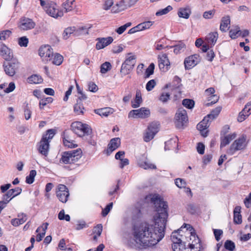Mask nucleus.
I'll use <instances>...</instances> for the list:
<instances>
[{
  "label": "nucleus",
  "mask_w": 251,
  "mask_h": 251,
  "mask_svg": "<svg viewBox=\"0 0 251 251\" xmlns=\"http://www.w3.org/2000/svg\"><path fill=\"white\" fill-rule=\"evenodd\" d=\"M151 201L157 213L156 217L154 218V224L142 223L134 227L132 233L133 237L128 241V245L132 248L146 249L152 247L164 237V229L168 216L167 203L158 195H153Z\"/></svg>",
  "instance_id": "f257e3e1"
},
{
  "label": "nucleus",
  "mask_w": 251,
  "mask_h": 251,
  "mask_svg": "<svg viewBox=\"0 0 251 251\" xmlns=\"http://www.w3.org/2000/svg\"><path fill=\"white\" fill-rule=\"evenodd\" d=\"M82 153L80 149L64 151L62 154L60 162L65 164H75L81 158Z\"/></svg>",
  "instance_id": "f03ea898"
},
{
  "label": "nucleus",
  "mask_w": 251,
  "mask_h": 251,
  "mask_svg": "<svg viewBox=\"0 0 251 251\" xmlns=\"http://www.w3.org/2000/svg\"><path fill=\"white\" fill-rule=\"evenodd\" d=\"M247 136L245 134H242L240 137L234 141L229 149L226 151V153L228 155H232L237 151L245 150L247 148Z\"/></svg>",
  "instance_id": "7ed1b4c3"
},
{
  "label": "nucleus",
  "mask_w": 251,
  "mask_h": 251,
  "mask_svg": "<svg viewBox=\"0 0 251 251\" xmlns=\"http://www.w3.org/2000/svg\"><path fill=\"white\" fill-rule=\"evenodd\" d=\"M71 130L79 137L89 135L92 133V129L87 124H83L81 122H73L71 126Z\"/></svg>",
  "instance_id": "20e7f679"
},
{
  "label": "nucleus",
  "mask_w": 251,
  "mask_h": 251,
  "mask_svg": "<svg viewBox=\"0 0 251 251\" xmlns=\"http://www.w3.org/2000/svg\"><path fill=\"white\" fill-rule=\"evenodd\" d=\"M182 231L181 229H178L177 231H174L171 235V239L173 243L172 245V249L174 251H186L185 245L182 242V235L180 234V232Z\"/></svg>",
  "instance_id": "39448f33"
},
{
  "label": "nucleus",
  "mask_w": 251,
  "mask_h": 251,
  "mask_svg": "<svg viewBox=\"0 0 251 251\" xmlns=\"http://www.w3.org/2000/svg\"><path fill=\"white\" fill-rule=\"evenodd\" d=\"M188 121V116L186 111L183 108H179L175 116V123L177 128H183L186 126Z\"/></svg>",
  "instance_id": "423d86ee"
},
{
  "label": "nucleus",
  "mask_w": 251,
  "mask_h": 251,
  "mask_svg": "<svg viewBox=\"0 0 251 251\" xmlns=\"http://www.w3.org/2000/svg\"><path fill=\"white\" fill-rule=\"evenodd\" d=\"M19 67L20 63L16 59H11L9 62H5L3 64V67L5 74L10 76H13L15 75Z\"/></svg>",
  "instance_id": "0eeeda50"
},
{
  "label": "nucleus",
  "mask_w": 251,
  "mask_h": 251,
  "mask_svg": "<svg viewBox=\"0 0 251 251\" xmlns=\"http://www.w3.org/2000/svg\"><path fill=\"white\" fill-rule=\"evenodd\" d=\"M137 1L138 0H121L112 7L111 12L114 13H119L134 5Z\"/></svg>",
  "instance_id": "6e6552de"
},
{
  "label": "nucleus",
  "mask_w": 251,
  "mask_h": 251,
  "mask_svg": "<svg viewBox=\"0 0 251 251\" xmlns=\"http://www.w3.org/2000/svg\"><path fill=\"white\" fill-rule=\"evenodd\" d=\"M135 63V56L132 55L127 57L122 65L120 70L121 73L124 75L128 74L130 71L133 69Z\"/></svg>",
  "instance_id": "1a4fd4ad"
},
{
  "label": "nucleus",
  "mask_w": 251,
  "mask_h": 251,
  "mask_svg": "<svg viewBox=\"0 0 251 251\" xmlns=\"http://www.w3.org/2000/svg\"><path fill=\"white\" fill-rule=\"evenodd\" d=\"M159 125L157 123H151L149 126L144 134V140L148 142L152 140L159 130Z\"/></svg>",
  "instance_id": "9d476101"
},
{
  "label": "nucleus",
  "mask_w": 251,
  "mask_h": 251,
  "mask_svg": "<svg viewBox=\"0 0 251 251\" xmlns=\"http://www.w3.org/2000/svg\"><path fill=\"white\" fill-rule=\"evenodd\" d=\"M150 114V110L149 108L141 107L130 111L128 113V118L145 119L149 117Z\"/></svg>",
  "instance_id": "9b49d317"
},
{
  "label": "nucleus",
  "mask_w": 251,
  "mask_h": 251,
  "mask_svg": "<svg viewBox=\"0 0 251 251\" xmlns=\"http://www.w3.org/2000/svg\"><path fill=\"white\" fill-rule=\"evenodd\" d=\"M56 196L59 200L63 203H66L70 194L67 187L63 184H59L56 192Z\"/></svg>",
  "instance_id": "f8f14e48"
},
{
  "label": "nucleus",
  "mask_w": 251,
  "mask_h": 251,
  "mask_svg": "<svg viewBox=\"0 0 251 251\" xmlns=\"http://www.w3.org/2000/svg\"><path fill=\"white\" fill-rule=\"evenodd\" d=\"M46 138V136H42L38 147L39 153L46 157L48 155L50 147V143Z\"/></svg>",
  "instance_id": "ddd939ff"
},
{
  "label": "nucleus",
  "mask_w": 251,
  "mask_h": 251,
  "mask_svg": "<svg viewBox=\"0 0 251 251\" xmlns=\"http://www.w3.org/2000/svg\"><path fill=\"white\" fill-rule=\"evenodd\" d=\"M158 59L159 69L163 72L168 71L170 67V62L167 54L163 53L159 55Z\"/></svg>",
  "instance_id": "4468645a"
},
{
  "label": "nucleus",
  "mask_w": 251,
  "mask_h": 251,
  "mask_svg": "<svg viewBox=\"0 0 251 251\" xmlns=\"http://www.w3.org/2000/svg\"><path fill=\"white\" fill-rule=\"evenodd\" d=\"M211 122V121L206 116L197 125V128L200 130L202 136L206 137L207 136L208 131L206 129L209 126Z\"/></svg>",
  "instance_id": "2eb2a0df"
},
{
  "label": "nucleus",
  "mask_w": 251,
  "mask_h": 251,
  "mask_svg": "<svg viewBox=\"0 0 251 251\" xmlns=\"http://www.w3.org/2000/svg\"><path fill=\"white\" fill-rule=\"evenodd\" d=\"M39 54L41 57H45L47 61L50 60L53 56L52 49L49 45L40 48Z\"/></svg>",
  "instance_id": "dca6fc26"
},
{
  "label": "nucleus",
  "mask_w": 251,
  "mask_h": 251,
  "mask_svg": "<svg viewBox=\"0 0 251 251\" xmlns=\"http://www.w3.org/2000/svg\"><path fill=\"white\" fill-rule=\"evenodd\" d=\"M199 61V55L195 54L186 57L184 61L185 69L189 70L196 66Z\"/></svg>",
  "instance_id": "f3484780"
},
{
  "label": "nucleus",
  "mask_w": 251,
  "mask_h": 251,
  "mask_svg": "<svg viewBox=\"0 0 251 251\" xmlns=\"http://www.w3.org/2000/svg\"><path fill=\"white\" fill-rule=\"evenodd\" d=\"M0 55L6 61L11 60L13 57L12 50L3 43H0Z\"/></svg>",
  "instance_id": "a211bd4d"
},
{
  "label": "nucleus",
  "mask_w": 251,
  "mask_h": 251,
  "mask_svg": "<svg viewBox=\"0 0 251 251\" xmlns=\"http://www.w3.org/2000/svg\"><path fill=\"white\" fill-rule=\"evenodd\" d=\"M57 5L53 2L48 6V8H46V11L50 16L57 18L59 17H61L63 15V12L59 11L57 8Z\"/></svg>",
  "instance_id": "6ab92c4d"
},
{
  "label": "nucleus",
  "mask_w": 251,
  "mask_h": 251,
  "mask_svg": "<svg viewBox=\"0 0 251 251\" xmlns=\"http://www.w3.org/2000/svg\"><path fill=\"white\" fill-rule=\"evenodd\" d=\"M86 30V34L88 33V30L86 28L82 27L79 28L78 30L75 31V27H69L65 29L63 34V38L65 40L67 39L72 34H74L75 35H78L82 33V30Z\"/></svg>",
  "instance_id": "aec40b11"
},
{
  "label": "nucleus",
  "mask_w": 251,
  "mask_h": 251,
  "mask_svg": "<svg viewBox=\"0 0 251 251\" xmlns=\"http://www.w3.org/2000/svg\"><path fill=\"white\" fill-rule=\"evenodd\" d=\"M96 41H97V43L96 45V48L99 50L111 44L113 41V39L112 37L109 36L106 38H98Z\"/></svg>",
  "instance_id": "412c9836"
},
{
  "label": "nucleus",
  "mask_w": 251,
  "mask_h": 251,
  "mask_svg": "<svg viewBox=\"0 0 251 251\" xmlns=\"http://www.w3.org/2000/svg\"><path fill=\"white\" fill-rule=\"evenodd\" d=\"M35 25V24L31 19L23 18L21 20L19 27L22 30H27L34 28Z\"/></svg>",
  "instance_id": "4be33fe9"
},
{
  "label": "nucleus",
  "mask_w": 251,
  "mask_h": 251,
  "mask_svg": "<svg viewBox=\"0 0 251 251\" xmlns=\"http://www.w3.org/2000/svg\"><path fill=\"white\" fill-rule=\"evenodd\" d=\"M236 134L233 133L226 135H221L220 137V148H224L228 145L231 141L236 137Z\"/></svg>",
  "instance_id": "5701e85b"
},
{
  "label": "nucleus",
  "mask_w": 251,
  "mask_h": 251,
  "mask_svg": "<svg viewBox=\"0 0 251 251\" xmlns=\"http://www.w3.org/2000/svg\"><path fill=\"white\" fill-rule=\"evenodd\" d=\"M22 191L21 188L17 187L14 189H11L7 191V192L3 195V196L9 201L14 197L20 195Z\"/></svg>",
  "instance_id": "b1692460"
},
{
  "label": "nucleus",
  "mask_w": 251,
  "mask_h": 251,
  "mask_svg": "<svg viewBox=\"0 0 251 251\" xmlns=\"http://www.w3.org/2000/svg\"><path fill=\"white\" fill-rule=\"evenodd\" d=\"M121 144V140L119 138H114L112 139L108 144L107 149V153L110 154L116 149L118 148Z\"/></svg>",
  "instance_id": "393cba45"
},
{
  "label": "nucleus",
  "mask_w": 251,
  "mask_h": 251,
  "mask_svg": "<svg viewBox=\"0 0 251 251\" xmlns=\"http://www.w3.org/2000/svg\"><path fill=\"white\" fill-rule=\"evenodd\" d=\"M230 19L229 16H226L222 17L220 25V29L221 31L225 32L227 31L230 26Z\"/></svg>",
  "instance_id": "a878e982"
},
{
  "label": "nucleus",
  "mask_w": 251,
  "mask_h": 251,
  "mask_svg": "<svg viewBox=\"0 0 251 251\" xmlns=\"http://www.w3.org/2000/svg\"><path fill=\"white\" fill-rule=\"evenodd\" d=\"M191 14V10L189 6L180 7L177 11V15L179 18L188 19Z\"/></svg>",
  "instance_id": "bb28decb"
},
{
  "label": "nucleus",
  "mask_w": 251,
  "mask_h": 251,
  "mask_svg": "<svg viewBox=\"0 0 251 251\" xmlns=\"http://www.w3.org/2000/svg\"><path fill=\"white\" fill-rule=\"evenodd\" d=\"M241 207L237 206L234 208L233 211V222L235 224H241L242 223V216L240 214Z\"/></svg>",
  "instance_id": "cd10ccee"
},
{
  "label": "nucleus",
  "mask_w": 251,
  "mask_h": 251,
  "mask_svg": "<svg viewBox=\"0 0 251 251\" xmlns=\"http://www.w3.org/2000/svg\"><path fill=\"white\" fill-rule=\"evenodd\" d=\"M95 112L101 117H107L113 113V109L110 107H105L95 110Z\"/></svg>",
  "instance_id": "c85d7f7f"
},
{
  "label": "nucleus",
  "mask_w": 251,
  "mask_h": 251,
  "mask_svg": "<svg viewBox=\"0 0 251 251\" xmlns=\"http://www.w3.org/2000/svg\"><path fill=\"white\" fill-rule=\"evenodd\" d=\"M248 106H251V101L248 102L245 106L244 109L241 111L237 118V120L239 122L244 121L247 117L250 115V113H246V109Z\"/></svg>",
  "instance_id": "c756f323"
},
{
  "label": "nucleus",
  "mask_w": 251,
  "mask_h": 251,
  "mask_svg": "<svg viewBox=\"0 0 251 251\" xmlns=\"http://www.w3.org/2000/svg\"><path fill=\"white\" fill-rule=\"evenodd\" d=\"M74 112L78 115L83 114L84 113V110H85L84 107L80 99H77L76 103L75 104L74 107Z\"/></svg>",
  "instance_id": "7c9ffc66"
},
{
  "label": "nucleus",
  "mask_w": 251,
  "mask_h": 251,
  "mask_svg": "<svg viewBox=\"0 0 251 251\" xmlns=\"http://www.w3.org/2000/svg\"><path fill=\"white\" fill-rule=\"evenodd\" d=\"M218 38V33L217 31L210 33L206 37V40L207 43L212 46H214Z\"/></svg>",
  "instance_id": "2f4dec72"
},
{
  "label": "nucleus",
  "mask_w": 251,
  "mask_h": 251,
  "mask_svg": "<svg viewBox=\"0 0 251 251\" xmlns=\"http://www.w3.org/2000/svg\"><path fill=\"white\" fill-rule=\"evenodd\" d=\"M142 102V99L141 91L137 90L136 92L135 98L134 101L132 102L131 106L133 108H138Z\"/></svg>",
  "instance_id": "473e14b6"
},
{
  "label": "nucleus",
  "mask_w": 251,
  "mask_h": 251,
  "mask_svg": "<svg viewBox=\"0 0 251 251\" xmlns=\"http://www.w3.org/2000/svg\"><path fill=\"white\" fill-rule=\"evenodd\" d=\"M240 32V27L236 25L233 26L232 28L229 30V35L231 39H236L239 36V33Z\"/></svg>",
  "instance_id": "72a5a7b5"
},
{
  "label": "nucleus",
  "mask_w": 251,
  "mask_h": 251,
  "mask_svg": "<svg viewBox=\"0 0 251 251\" xmlns=\"http://www.w3.org/2000/svg\"><path fill=\"white\" fill-rule=\"evenodd\" d=\"M27 81L30 83L38 84L43 81L42 78L39 75H33L27 78Z\"/></svg>",
  "instance_id": "f704fd0d"
},
{
  "label": "nucleus",
  "mask_w": 251,
  "mask_h": 251,
  "mask_svg": "<svg viewBox=\"0 0 251 251\" xmlns=\"http://www.w3.org/2000/svg\"><path fill=\"white\" fill-rule=\"evenodd\" d=\"M222 110L221 106H218L214 109L212 110L210 113L206 116L211 120L212 121L215 119L219 114Z\"/></svg>",
  "instance_id": "c9c22d12"
},
{
  "label": "nucleus",
  "mask_w": 251,
  "mask_h": 251,
  "mask_svg": "<svg viewBox=\"0 0 251 251\" xmlns=\"http://www.w3.org/2000/svg\"><path fill=\"white\" fill-rule=\"evenodd\" d=\"M174 52L175 53L178 54L184 51L186 48V46L183 43L180 42L174 46Z\"/></svg>",
  "instance_id": "e433bc0d"
},
{
  "label": "nucleus",
  "mask_w": 251,
  "mask_h": 251,
  "mask_svg": "<svg viewBox=\"0 0 251 251\" xmlns=\"http://www.w3.org/2000/svg\"><path fill=\"white\" fill-rule=\"evenodd\" d=\"M75 1V0H67L63 3V7L65 9L66 12L71 11L73 10V4Z\"/></svg>",
  "instance_id": "4c0bfd02"
},
{
  "label": "nucleus",
  "mask_w": 251,
  "mask_h": 251,
  "mask_svg": "<svg viewBox=\"0 0 251 251\" xmlns=\"http://www.w3.org/2000/svg\"><path fill=\"white\" fill-rule=\"evenodd\" d=\"M36 175V171L32 170L30 171L29 175L26 177L25 182L26 183L30 184L34 181V177Z\"/></svg>",
  "instance_id": "58836bf2"
},
{
  "label": "nucleus",
  "mask_w": 251,
  "mask_h": 251,
  "mask_svg": "<svg viewBox=\"0 0 251 251\" xmlns=\"http://www.w3.org/2000/svg\"><path fill=\"white\" fill-rule=\"evenodd\" d=\"M52 63L56 65H60L63 62V57L59 53L53 54Z\"/></svg>",
  "instance_id": "ea45409f"
},
{
  "label": "nucleus",
  "mask_w": 251,
  "mask_h": 251,
  "mask_svg": "<svg viewBox=\"0 0 251 251\" xmlns=\"http://www.w3.org/2000/svg\"><path fill=\"white\" fill-rule=\"evenodd\" d=\"M53 101V99L51 97H48L43 99L39 102V107L40 109H43L44 107L48 103H51Z\"/></svg>",
  "instance_id": "a19ab883"
},
{
  "label": "nucleus",
  "mask_w": 251,
  "mask_h": 251,
  "mask_svg": "<svg viewBox=\"0 0 251 251\" xmlns=\"http://www.w3.org/2000/svg\"><path fill=\"white\" fill-rule=\"evenodd\" d=\"M140 164V167L144 169H155L156 166L154 164H151L147 160L144 163L141 162Z\"/></svg>",
  "instance_id": "79ce46f5"
},
{
  "label": "nucleus",
  "mask_w": 251,
  "mask_h": 251,
  "mask_svg": "<svg viewBox=\"0 0 251 251\" xmlns=\"http://www.w3.org/2000/svg\"><path fill=\"white\" fill-rule=\"evenodd\" d=\"M182 104L187 108L192 109L194 106L195 102L193 100L185 99L183 100Z\"/></svg>",
  "instance_id": "37998d69"
},
{
  "label": "nucleus",
  "mask_w": 251,
  "mask_h": 251,
  "mask_svg": "<svg viewBox=\"0 0 251 251\" xmlns=\"http://www.w3.org/2000/svg\"><path fill=\"white\" fill-rule=\"evenodd\" d=\"M12 32L10 30H4L0 32V40H5L11 35Z\"/></svg>",
  "instance_id": "c03bdc74"
},
{
  "label": "nucleus",
  "mask_w": 251,
  "mask_h": 251,
  "mask_svg": "<svg viewBox=\"0 0 251 251\" xmlns=\"http://www.w3.org/2000/svg\"><path fill=\"white\" fill-rule=\"evenodd\" d=\"M111 68V65L109 62H105L100 66V72L102 74H105L110 70Z\"/></svg>",
  "instance_id": "a18cd8bd"
},
{
  "label": "nucleus",
  "mask_w": 251,
  "mask_h": 251,
  "mask_svg": "<svg viewBox=\"0 0 251 251\" xmlns=\"http://www.w3.org/2000/svg\"><path fill=\"white\" fill-rule=\"evenodd\" d=\"M224 247L227 250L233 251L235 248V245L232 241L226 240L225 243Z\"/></svg>",
  "instance_id": "49530a36"
},
{
  "label": "nucleus",
  "mask_w": 251,
  "mask_h": 251,
  "mask_svg": "<svg viewBox=\"0 0 251 251\" xmlns=\"http://www.w3.org/2000/svg\"><path fill=\"white\" fill-rule=\"evenodd\" d=\"M170 95L169 93L163 92L160 94L159 100L163 103H166L170 99Z\"/></svg>",
  "instance_id": "de8ad7c7"
},
{
  "label": "nucleus",
  "mask_w": 251,
  "mask_h": 251,
  "mask_svg": "<svg viewBox=\"0 0 251 251\" xmlns=\"http://www.w3.org/2000/svg\"><path fill=\"white\" fill-rule=\"evenodd\" d=\"M55 134V131L54 129H50L47 131V132L45 134H44L43 136H46L47 137V140L50 143V142L51 139H52L53 136Z\"/></svg>",
  "instance_id": "09e8293b"
},
{
  "label": "nucleus",
  "mask_w": 251,
  "mask_h": 251,
  "mask_svg": "<svg viewBox=\"0 0 251 251\" xmlns=\"http://www.w3.org/2000/svg\"><path fill=\"white\" fill-rule=\"evenodd\" d=\"M58 218L60 220H66V221H70V217L68 214H65L64 210H61L58 215Z\"/></svg>",
  "instance_id": "8fccbe9b"
},
{
  "label": "nucleus",
  "mask_w": 251,
  "mask_h": 251,
  "mask_svg": "<svg viewBox=\"0 0 251 251\" xmlns=\"http://www.w3.org/2000/svg\"><path fill=\"white\" fill-rule=\"evenodd\" d=\"M155 65L154 63H151L147 68L146 70L145 75L146 77H149L151 75H152L154 73Z\"/></svg>",
  "instance_id": "3c124183"
},
{
  "label": "nucleus",
  "mask_w": 251,
  "mask_h": 251,
  "mask_svg": "<svg viewBox=\"0 0 251 251\" xmlns=\"http://www.w3.org/2000/svg\"><path fill=\"white\" fill-rule=\"evenodd\" d=\"M172 9H173V7L170 5H168L166 8L161 9V10H159L158 11H157L156 13V16H162L163 15L166 14L168 12L171 11Z\"/></svg>",
  "instance_id": "603ef678"
},
{
  "label": "nucleus",
  "mask_w": 251,
  "mask_h": 251,
  "mask_svg": "<svg viewBox=\"0 0 251 251\" xmlns=\"http://www.w3.org/2000/svg\"><path fill=\"white\" fill-rule=\"evenodd\" d=\"M219 97L216 95H211L208 99L209 102H207L205 105L207 106H210L216 103L219 100Z\"/></svg>",
  "instance_id": "864d4df0"
},
{
  "label": "nucleus",
  "mask_w": 251,
  "mask_h": 251,
  "mask_svg": "<svg viewBox=\"0 0 251 251\" xmlns=\"http://www.w3.org/2000/svg\"><path fill=\"white\" fill-rule=\"evenodd\" d=\"M28 43V39L25 36L20 37L18 39V44L21 47H26Z\"/></svg>",
  "instance_id": "5fc2aeb1"
},
{
  "label": "nucleus",
  "mask_w": 251,
  "mask_h": 251,
  "mask_svg": "<svg viewBox=\"0 0 251 251\" xmlns=\"http://www.w3.org/2000/svg\"><path fill=\"white\" fill-rule=\"evenodd\" d=\"M176 185L179 188H185L186 183L183 179L177 178L175 179Z\"/></svg>",
  "instance_id": "6e6d98bb"
},
{
  "label": "nucleus",
  "mask_w": 251,
  "mask_h": 251,
  "mask_svg": "<svg viewBox=\"0 0 251 251\" xmlns=\"http://www.w3.org/2000/svg\"><path fill=\"white\" fill-rule=\"evenodd\" d=\"M113 0H104L102 8L104 10H108L113 5Z\"/></svg>",
  "instance_id": "4d7b16f0"
},
{
  "label": "nucleus",
  "mask_w": 251,
  "mask_h": 251,
  "mask_svg": "<svg viewBox=\"0 0 251 251\" xmlns=\"http://www.w3.org/2000/svg\"><path fill=\"white\" fill-rule=\"evenodd\" d=\"M131 25V23H129H129H127L125 25H124L119 27V28H118L116 30V31L119 34H121L126 30V29L127 27H129Z\"/></svg>",
  "instance_id": "13d9d810"
},
{
  "label": "nucleus",
  "mask_w": 251,
  "mask_h": 251,
  "mask_svg": "<svg viewBox=\"0 0 251 251\" xmlns=\"http://www.w3.org/2000/svg\"><path fill=\"white\" fill-rule=\"evenodd\" d=\"M24 115L26 120H28L31 117V111L28 104H26L24 109Z\"/></svg>",
  "instance_id": "bf43d9fd"
},
{
  "label": "nucleus",
  "mask_w": 251,
  "mask_h": 251,
  "mask_svg": "<svg viewBox=\"0 0 251 251\" xmlns=\"http://www.w3.org/2000/svg\"><path fill=\"white\" fill-rule=\"evenodd\" d=\"M215 13V10H211L207 11H205L203 14V17L206 19H209L212 18Z\"/></svg>",
  "instance_id": "052dcab7"
},
{
  "label": "nucleus",
  "mask_w": 251,
  "mask_h": 251,
  "mask_svg": "<svg viewBox=\"0 0 251 251\" xmlns=\"http://www.w3.org/2000/svg\"><path fill=\"white\" fill-rule=\"evenodd\" d=\"M87 226L86 223L84 221H78L77 224L75 226V229L79 230L86 228Z\"/></svg>",
  "instance_id": "680f3d73"
},
{
  "label": "nucleus",
  "mask_w": 251,
  "mask_h": 251,
  "mask_svg": "<svg viewBox=\"0 0 251 251\" xmlns=\"http://www.w3.org/2000/svg\"><path fill=\"white\" fill-rule=\"evenodd\" d=\"M113 206V202L109 203L105 207L104 209L102 210V215L103 217H105L108 213L110 212V210L112 209Z\"/></svg>",
  "instance_id": "e2e57ef3"
},
{
  "label": "nucleus",
  "mask_w": 251,
  "mask_h": 251,
  "mask_svg": "<svg viewBox=\"0 0 251 251\" xmlns=\"http://www.w3.org/2000/svg\"><path fill=\"white\" fill-rule=\"evenodd\" d=\"M132 220H136L137 219L139 218L141 216V210L138 208H135V209H133L132 211Z\"/></svg>",
  "instance_id": "0e129e2a"
},
{
  "label": "nucleus",
  "mask_w": 251,
  "mask_h": 251,
  "mask_svg": "<svg viewBox=\"0 0 251 251\" xmlns=\"http://www.w3.org/2000/svg\"><path fill=\"white\" fill-rule=\"evenodd\" d=\"M9 202V200H7L2 196V200L0 201V213L1 211L6 207L7 204Z\"/></svg>",
  "instance_id": "69168bd1"
},
{
  "label": "nucleus",
  "mask_w": 251,
  "mask_h": 251,
  "mask_svg": "<svg viewBox=\"0 0 251 251\" xmlns=\"http://www.w3.org/2000/svg\"><path fill=\"white\" fill-rule=\"evenodd\" d=\"M156 82L154 79L149 81L146 84V89L148 91H151L155 86Z\"/></svg>",
  "instance_id": "338daca9"
},
{
  "label": "nucleus",
  "mask_w": 251,
  "mask_h": 251,
  "mask_svg": "<svg viewBox=\"0 0 251 251\" xmlns=\"http://www.w3.org/2000/svg\"><path fill=\"white\" fill-rule=\"evenodd\" d=\"M205 146L202 143L199 142L197 144V151L200 154H203L204 153Z\"/></svg>",
  "instance_id": "774afa93"
}]
</instances>
